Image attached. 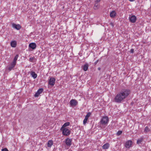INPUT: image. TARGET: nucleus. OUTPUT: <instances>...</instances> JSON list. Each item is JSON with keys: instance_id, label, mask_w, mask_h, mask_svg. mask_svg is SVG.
I'll return each mask as SVG.
<instances>
[{"instance_id": "obj_25", "label": "nucleus", "mask_w": 151, "mask_h": 151, "mask_svg": "<svg viewBox=\"0 0 151 151\" xmlns=\"http://www.w3.org/2000/svg\"><path fill=\"white\" fill-rule=\"evenodd\" d=\"M88 120V119L86 118H85L83 121V124L84 125H85L87 123V121Z\"/></svg>"}, {"instance_id": "obj_13", "label": "nucleus", "mask_w": 151, "mask_h": 151, "mask_svg": "<svg viewBox=\"0 0 151 151\" xmlns=\"http://www.w3.org/2000/svg\"><path fill=\"white\" fill-rule=\"evenodd\" d=\"M110 145L109 143H106L102 146V148L104 149H107L109 147Z\"/></svg>"}, {"instance_id": "obj_4", "label": "nucleus", "mask_w": 151, "mask_h": 151, "mask_svg": "<svg viewBox=\"0 0 151 151\" xmlns=\"http://www.w3.org/2000/svg\"><path fill=\"white\" fill-rule=\"evenodd\" d=\"M132 142L131 140H129L126 142L125 143V146L127 148H130L132 145Z\"/></svg>"}, {"instance_id": "obj_17", "label": "nucleus", "mask_w": 151, "mask_h": 151, "mask_svg": "<svg viewBox=\"0 0 151 151\" xmlns=\"http://www.w3.org/2000/svg\"><path fill=\"white\" fill-rule=\"evenodd\" d=\"M30 74L32 77L34 79H35L37 77V75L35 73V72L34 71H31V72Z\"/></svg>"}, {"instance_id": "obj_1", "label": "nucleus", "mask_w": 151, "mask_h": 151, "mask_svg": "<svg viewBox=\"0 0 151 151\" xmlns=\"http://www.w3.org/2000/svg\"><path fill=\"white\" fill-rule=\"evenodd\" d=\"M131 93L130 89L127 88L122 89L115 96L114 100L117 103H121L128 97Z\"/></svg>"}, {"instance_id": "obj_22", "label": "nucleus", "mask_w": 151, "mask_h": 151, "mask_svg": "<svg viewBox=\"0 0 151 151\" xmlns=\"http://www.w3.org/2000/svg\"><path fill=\"white\" fill-rule=\"evenodd\" d=\"M91 114V113L88 112L86 114V115L85 116V118L88 119V118L89 117Z\"/></svg>"}, {"instance_id": "obj_15", "label": "nucleus", "mask_w": 151, "mask_h": 151, "mask_svg": "<svg viewBox=\"0 0 151 151\" xmlns=\"http://www.w3.org/2000/svg\"><path fill=\"white\" fill-rule=\"evenodd\" d=\"M11 46L12 47H15L17 45V42L14 40L11 42L10 43Z\"/></svg>"}, {"instance_id": "obj_23", "label": "nucleus", "mask_w": 151, "mask_h": 151, "mask_svg": "<svg viewBox=\"0 0 151 151\" xmlns=\"http://www.w3.org/2000/svg\"><path fill=\"white\" fill-rule=\"evenodd\" d=\"M18 56H19L18 55H17L14 57L13 61L16 62V61L18 59Z\"/></svg>"}, {"instance_id": "obj_5", "label": "nucleus", "mask_w": 151, "mask_h": 151, "mask_svg": "<svg viewBox=\"0 0 151 151\" xmlns=\"http://www.w3.org/2000/svg\"><path fill=\"white\" fill-rule=\"evenodd\" d=\"M55 79L53 77H51L48 83L50 85L53 86L55 85Z\"/></svg>"}, {"instance_id": "obj_8", "label": "nucleus", "mask_w": 151, "mask_h": 151, "mask_svg": "<svg viewBox=\"0 0 151 151\" xmlns=\"http://www.w3.org/2000/svg\"><path fill=\"white\" fill-rule=\"evenodd\" d=\"M72 139L67 138L65 140V143L67 146H70L71 145Z\"/></svg>"}, {"instance_id": "obj_6", "label": "nucleus", "mask_w": 151, "mask_h": 151, "mask_svg": "<svg viewBox=\"0 0 151 151\" xmlns=\"http://www.w3.org/2000/svg\"><path fill=\"white\" fill-rule=\"evenodd\" d=\"M70 104L71 106H76L78 104V102L75 99H72L70 101Z\"/></svg>"}, {"instance_id": "obj_30", "label": "nucleus", "mask_w": 151, "mask_h": 151, "mask_svg": "<svg viewBox=\"0 0 151 151\" xmlns=\"http://www.w3.org/2000/svg\"><path fill=\"white\" fill-rule=\"evenodd\" d=\"M100 1V0H96L95 1V3H98Z\"/></svg>"}, {"instance_id": "obj_26", "label": "nucleus", "mask_w": 151, "mask_h": 151, "mask_svg": "<svg viewBox=\"0 0 151 151\" xmlns=\"http://www.w3.org/2000/svg\"><path fill=\"white\" fill-rule=\"evenodd\" d=\"M35 59V58L34 57H31L30 58L29 60L30 62H33V60Z\"/></svg>"}, {"instance_id": "obj_20", "label": "nucleus", "mask_w": 151, "mask_h": 151, "mask_svg": "<svg viewBox=\"0 0 151 151\" xmlns=\"http://www.w3.org/2000/svg\"><path fill=\"white\" fill-rule=\"evenodd\" d=\"M88 65L87 64H86L83 65V69L84 71H87L88 69Z\"/></svg>"}, {"instance_id": "obj_31", "label": "nucleus", "mask_w": 151, "mask_h": 151, "mask_svg": "<svg viewBox=\"0 0 151 151\" xmlns=\"http://www.w3.org/2000/svg\"><path fill=\"white\" fill-rule=\"evenodd\" d=\"M110 25L112 27H114V24H113L112 23V22H111L110 23Z\"/></svg>"}, {"instance_id": "obj_33", "label": "nucleus", "mask_w": 151, "mask_h": 151, "mask_svg": "<svg viewBox=\"0 0 151 151\" xmlns=\"http://www.w3.org/2000/svg\"><path fill=\"white\" fill-rule=\"evenodd\" d=\"M101 69L100 68H98V70H100Z\"/></svg>"}, {"instance_id": "obj_34", "label": "nucleus", "mask_w": 151, "mask_h": 151, "mask_svg": "<svg viewBox=\"0 0 151 151\" xmlns=\"http://www.w3.org/2000/svg\"><path fill=\"white\" fill-rule=\"evenodd\" d=\"M98 60L96 62V63H97V62H98Z\"/></svg>"}, {"instance_id": "obj_3", "label": "nucleus", "mask_w": 151, "mask_h": 151, "mask_svg": "<svg viewBox=\"0 0 151 151\" xmlns=\"http://www.w3.org/2000/svg\"><path fill=\"white\" fill-rule=\"evenodd\" d=\"M60 130L62 131V134L65 136L69 135L70 133V130L68 128L60 129Z\"/></svg>"}, {"instance_id": "obj_10", "label": "nucleus", "mask_w": 151, "mask_h": 151, "mask_svg": "<svg viewBox=\"0 0 151 151\" xmlns=\"http://www.w3.org/2000/svg\"><path fill=\"white\" fill-rule=\"evenodd\" d=\"M129 19L130 21L131 22L134 23L136 21L137 17L134 15H132L130 17Z\"/></svg>"}, {"instance_id": "obj_9", "label": "nucleus", "mask_w": 151, "mask_h": 151, "mask_svg": "<svg viewBox=\"0 0 151 151\" xmlns=\"http://www.w3.org/2000/svg\"><path fill=\"white\" fill-rule=\"evenodd\" d=\"M43 91V89L42 88L39 89L35 94V96L37 97L39 96L42 92Z\"/></svg>"}, {"instance_id": "obj_24", "label": "nucleus", "mask_w": 151, "mask_h": 151, "mask_svg": "<svg viewBox=\"0 0 151 151\" xmlns=\"http://www.w3.org/2000/svg\"><path fill=\"white\" fill-rule=\"evenodd\" d=\"M150 131V129L148 127H145V132H148Z\"/></svg>"}, {"instance_id": "obj_14", "label": "nucleus", "mask_w": 151, "mask_h": 151, "mask_svg": "<svg viewBox=\"0 0 151 151\" xmlns=\"http://www.w3.org/2000/svg\"><path fill=\"white\" fill-rule=\"evenodd\" d=\"M16 64V62L13 61L11 64L9 68V70H11L13 68Z\"/></svg>"}, {"instance_id": "obj_16", "label": "nucleus", "mask_w": 151, "mask_h": 151, "mask_svg": "<svg viewBox=\"0 0 151 151\" xmlns=\"http://www.w3.org/2000/svg\"><path fill=\"white\" fill-rule=\"evenodd\" d=\"M70 123L69 122H68L65 123L62 126L61 128L62 129L63 128H67L65 127L67 126H68L70 125Z\"/></svg>"}, {"instance_id": "obj_29", "label": "nucleus", "mask_w": 151, "mask_h": 151, "mask_svg": "<svg viewBox=\"0 0 151 151\" xmlns=\"http://www.w3.org/2000/svg\"><path fill=\"white\" fill-rule=\"evenodd\" d=\"M134 52V49H132L130 50V52L131 53H133Z\"/></svg>"}, {"instance_id": "obj_2", "label": "nucleus", "mask_w": 151, "mask_h": 151, "mask_svg": "<svg viewBox=\"0 0 151 151\" xmlns=\"http://www.w3.org/2000/svg\"><path fill=\"white\" fill-rule=\"evenodd\" d=\"M109 121L108 117L107 116H103L101 119L100 122L101 124L104 125H107Z\"/></svg>"}, {"instance_id": "obj_19", "label": "nucleus", "mask_w": 151, "mask_h": 151, "mask_svg": "<svg viewBox=\"0 0 151 151\" xmlns=\"http://www.w3.org/2000/svg\"><path fill=\"white\" fill-rule=\"evenodd\" d=\"M143 140V138L142 137H141V138L138 139L137 141V144H139L141 143V142Z\"/></svg>"}, {"instance_id": "obj_32", "label": "nucleus", "mask_w": 151, "mask_h": 151, "mask_svg": "<svg viewBox=\"0 0 151 151\" xmlns=\"http://www.w3.org/2000/svg\"><path fill=\"white\" fill-rule=\"evenodd\" d=\"M135 0H129V1L131 2H133L135 1Z\"/></svg>"}, {"instance_id": "obj_11", "label": "nucleus", "mask_w": 151, "mask_h": 151, "mask_svg": "<svg viewBox=\"0 0 151 151\" xmlns=\"http://www.w3.org/2000/svg\"><path fill=\"white\" fill-rule=\"evenodd\" d=\"M36 47V44L35 43H32L29 44V47L32 49H35Z\"/></svg>"}, {"instance_id": "obj_7", "label": "nucleus", "mask_w": 151, "mask_h": 151, "mask_svg": "<svg viewBox=\"0 0 151 151\" xmlns=\"http://www.w3.org/2000/svg\"><path fill=\"white\" fill-rule=\"evenodd\" d=\"M12 26L13 27L18 30L21 28V26L19 24H16L14 23L12 24Z\"/></svg>"}, {"instance_id": "obj_21", "label": "nucleus", "mask_w": 151, "mask_h": 151, "mask_svg": "<svg viewBox=\"0 0 151 151\" xmlns=\"http://www.w3.org/2000/svg\"><path fill=\"white\" fill-rule=\"evenodd\" d=\"M99 7V4L98 3H95V4H94V6L93 7V9H95L96 10L98 9Z\"/></svg>"}, {"instance_id": "obj_18", "label": "nucleus", "mask_w": 151, "mask_h": 151, "mask_svg": "<svg viewBox=\"0 0 151 151\" xmlns=\"http://www.w3.org/2000/svg\"><path fill=\"white\" fill-rule=\"evenodd\" d=\"M53 142L52 140H49L47 143V146L48 147H51L52 145H53Z\"/></svg>"}, {"instance_id": "obj_12", "label": "nucleus", "mask_w": 151, "mask_h": 151, "mask_svg": "<svg viewBox=\"0 0 151 151\" xmlns=\"http://www.w3.org/2000/svg\"><path fill=\"white\" fill-rule=\"evenodd\" d=\"M116 13L115 11H112L110 14V16L111 18H114L116 15Z\"/></svg>"}, {"instance_id": "obj_27", "label": "nucleus", "mask_w": 151, "mask_h": 151, "mask_svg": "<svg viewBox=\"0 0 151 151\" xmlns=\"http://www.w3.org/2000/svg\"><path fill=\"white\" fill-rule=\"evenodd\" d=\"M122 133V131H118L117 133V135L118 136H119L121 135Z\"/></svg>"}, {"instance_id": "obj_28", "label": "nucleus", "mask_w": 151, "mask_h": 151, "mask_svg": "<svg viewBox=\"0 0 151 151\" xmlns=\"http://www.w3.org/2000/svg\"><path fill=\"white\" fill-rule=\"evenodd\" d=\"M1 151H9L7 148H5L1 150Z\"/></svg>"}]
</instances>
